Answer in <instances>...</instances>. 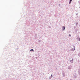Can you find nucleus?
<instances>
[{
    "mask_svg": "<svg viewBox=\"0 0 80 80\" xmlns=\"http://www.w3.org/2000/svg\"><path fill=\"white\" fill-rule=\"evenodd\" d=\"M30 51H33V52H34V51H33V49H31V50H30Z\"/></svg>",
    "mask_w": 80,
    "mask_h": 80,
    "instance_id": "nucleus-3",
    "label": "nucleus"
},
{
    "mask_svg": "<svg viewBox=\"0 0 80 80\" xmlns=\"http://www.w3.org/2000/svg\"><path fill=\"white\" fill-rule=\"evenodd\" d=\"M62 30H65V27L64 26H63L62 27Z\"/></svg>",
    "mask_w": 80,
    "mask_h": 80,
    "instance_id": "nucleus-1",
    "label": "nucleus"
},
{
    "mask_svg": "<svg viewBox=\"0 0 80 80\" xmlns=\"http://www.w3.org/2000/svg\"><path fill=\"white\" fill-rule=\"evenodd\" d=\"M72 1V0H70V2H69V4H70L71 3V2Z\"/></svg>",
    "mask_w": 80,
    "mask_h": 80,
    "instance_id": "nucleus-2",
    "label": "nucleus"
},
{
    "mask_svg": "<svg viewBox=\"0 0 80 80\" xmlns=\"http://www.w3.org/2000/svg\"><path fill=\"white\" fill-rule=\"evenodd\" d=\"M51 76H52V75H51Z\"/></svg>",
    "mask_w": 80,
    "mask_h": 80,
    "instance_id": "nucleus-5",
    "label": "nucleus"
},
{
    "mask_svg": "<svg viewBox=\"0 0 80 80\" xmlns=\"http://www.w3.org/2000/svg\"><path fill=\"white\" fill-rule=\"evenodd\" d=\"M69 37H71V35L69 34Z\"/></svg>",
    "mask_w": 80,
    "mask_h": 80,
    "instance_id": "nucleus-4",
    "label": "nucleus"
}]
</instances>
